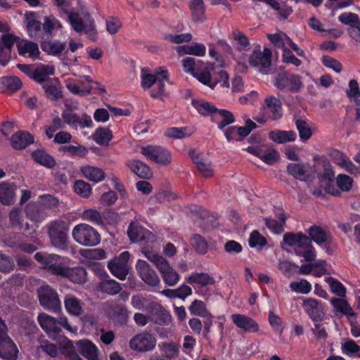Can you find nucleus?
Here are the masks:
<instances>
[{
    "mask_svg": "<svg viewBox=\"0 0 360 360\" xmlns=\"http://www.w3.org/2000/svg\"><path fill=\"white\" fill-rule=\"evenodd\" d=\"M158 269L161 273L162 279L167 285L173 286L180 279L179 274L170 266L167 260Z\"/></svg>",
    "mask_w": 360,
    "mask_h": 360,
    "instance_id": "nucleus-36",
    "label": "nucleus"
},
{
    "mask_svg": "<svg viewBox=\"0 0 360 360\" xmlns=\"http://www.w3.org/2000/svg\"><path fill=\"white\" fill-rule=\"evenodd\" d=\"M17 186L14 183L3 181L0 183V203L9 206L15 200V191Z\"/></svg>",
    "mask_w": 360,
    "mask_h": 360,
    "instance_id": "nucleus-24",
    "label": "nucleus"
},
{
    "mask_svg": "<svg viewBox=\"0 0 360 360\" xmlns=\"http://www.w3.org/2000/svg\"><path fill=\"white\" fill-rule=\"evenodd\" d=\"M191 244L198 254L205 255L207 252V241L200 234H193L191 239Z\"/></svg>",
    "mask_w": 360,
    "mask_h": 360,
    "instance_id": "nucleus-52",
    "label": "nucleus"
},
{
    "mask_svg": "<svg viewBox=\"0 0 360 360\" xmlns=\"http://www.w3.org/2000/svg\"><path fill=\"white\" fill-rule=\"evenodd\" d=\"M325 281L329 285L330 291L340 297L346 296V288L338 279L329 276L326 277Z\"/></svg>",
    "mask_w": 360,
    "mask_h": 360,
    "instance_id": "nucleus-55",
    "label": "nucleus"
},
{
    "mask_svg": "<svg viewBox=\"0 0 360 360\" xmlns=\"http://www.w3.org/2000/svg\"><path fill=\"white\" fill-rule=\"evenodd\" d=\"M228 142L232 141H243L246 137L245 136V129H241L238 126H230L221 131Z\"/></svg>",
    "mask_w": 360,
    "mask_h": 360,
    "instance_id": "nucleus-49",
    "label": "nucleus"
},
{
    "mask_svg": "<svg viewBox=\"0 0 360 360\" xmlns=\"http://www.w3.org/2000/svg\"><path fill=\"white\" fill-rule=\"evenodd\" d=\"M64 305L69 314L78 316L84 312L82 300L74 295L68 294L65 295Z\"/></svg>",
    "mask_w": 360,
    "mask_h": 360,
    "instance_id": "nucleus-35",
    "label": "nucleus"
},
{
    "mask_svg": "<svg viewBox=\"0 0 360 360\" xmlns=\"http://www.w3.org/2000/svg\"><path fill=\"white\" fill-rule=\"evenodd\" d=\"M306 232L309 235L307 236L311 239V242L314 241L320 247H323L324 241L331 234L319 225L311 226Z\"/></svg>",
    "mask_w": 360,
    "mask_h": 360,
    "instance_id": "nucleus-39",
    "label": "nucleus"
},
{
    "mask_svg": "<svg viewBox=\"0 0 360 360\" xmlns=\"http://www.w3.org/2000/svg\"><path fill=\"white\" fill-rule=\"evenodd\" d=\"M18 349L8 337L7 330L0 329V356L6 360H14L18 357Z\"/></svg>",
    "mask_w": 360,
    "mask_h": 360,
    "instance_id": "nucleus-18",
    "label": "nucleus"
},
{
    "mask_svg": "<svg viewBox=\"0 0 360 360\" xmlns=\"http://www.w3.org/2000/svg\"><path fill=\"white\" fill-rule=\"evenodd\" d=\"M179 51H183L184 54L195 56H204L206 53V47L203 44L194 43L191 45H184L178 47Z\"/></svg>",
    "mask_w": 360,
    "mask_h": 360,
    "instance_id": "nucleus-51",
    "label": "nucleus"
},
{
    "mask_svg": "<svg viewBox=\"0 0 360 360\" xmlns=\"http://www.w3.org/2000/svg\"><path fill=\"white\" fill-rule=\"evenodd\" d=\"M272 53L270 49L264 47L263 51H261L260 45H257L249 56V63L253 68H258L259 71L266 74V69L271 65Z\"/></svg>",
    "mask_w": 360,
    "mask_h": 360,
    "instance_id": "nucleus-9",
    "label": "nucleus"
},
{
    "mask_svg": "<svg viewBox=\"0 0 360 360\" xmlns=\"http://www.w3.org/2000/svg\"><path fill=\"white\" fill-rule=\"evenodd\" d=\"M75 192L83 198H89L92 193L91 185L84 180H77L74 184Z\"/></svg>",
    "mask_w": 360,
    "mask_h": 360,
    "instance_id": "nucleus-60",
    "label": "nucleus"
},
{
    "mask_svg": "<svg viewBox=\"0 0 360 360\" xmlns=\"http://www.w3.org/2000/svg\"><path fill=\"white\" fill-rule=\"evenodd\" d=\"M17 49L20 56H25L28 54L31 58H36L40 54L38 44L26 39H20L17 43Z\"/></svg>",
    "mask_w": 360,
    "mask_h": 360,
    "instance_id": "nucleus-34",
    "label": "nucleus"
},
{
    "mask_svg": "<svg viewBox=\"0 0 360 360\" xmlns=\"http://www.w3.org/2000/svg\"><path fill=\"white\" fill-rule=\"evenodd\" d=\"M112 138V132L108 127H99L92 134L93 140L100 146H108Z\"/></svg>",
    "mask_w": 360,
    "mask_h": 360,
    "instance_id": "nucleus-43",
    "label": "nucleus"
},
{
    "mask_svg": "<svg viewBox=\"0 0 360 360\" xmlns=\"http://www.w3.org/2000/svg\"><path fill=\"white\" fill-rule=\"evenodd\" d=\"M296 128L299 132V136L302 141L309 140L312 136V131L306 121L297 119L295 120Z\"/></svg>",
    "mask_w": 360,
    "mask_h": 360,
    "instance_id": "nucleus-59",
    "label": "nucleus"
},
{
    "mask_svg": "<svg viewBox=\"0 0 360 360\" xmlns=\"http://www.w3.org/2000/svg\"><path fill=\"white\" fill-rule=\"evenodd\" d=\"M287 172L296 179L306 181V169L303 164L290 163L287 166Z\"/></svg>",
    "mask_w": 360,
    "mask_h": 360,
    "instance_id": "nucleus-54",
    "label": "nucleus"
},
{
    "mask_svg": "<svg viewBox=\"0 0 360 360\" xmlns=\"http://www.w3.org/2000/svg\"><path fill=\"white\" fill-rule=\"evenodd\" d=\"M236 120L233 114L226 109L218 108L216 113L212 116V122L216 124L220 131L233 124Z\"/></svg>",
    "mask_w": 360,
    "mask_h": 360,
    "instance_id": "nucleus-26",
    "label": "nucleus"
},
{
    "mask_svg": "<svg viewBox=\"0 0 360 360\" xmlns=\"http://www.w3.org/2000/svg\"><path fill=\"white\" fill-rule=\"evenodd\" d=\"M22 86V81L16 76H5L0 78V88L9 92H15Z\"/></svg>",
    "mask_w": 360,
    "mask_h": 360,
    "instance_id": "nucleus-44",
    "label": "nucleus"
},
{
    "mask_svg": "<svg viewBox=\"0 0 360 360\" xmlns=\"http://www.w3.org/2000/svg\"><path fill=\"white\" fill-rule=\"evenodd\" d=\"M82 219L95 225H103V221L101 213L96 210L88 209L83 212Z\"/></svg>",
    "mask_w": 360,
    "mask_h": 360,
    "instance_id": "nucleus-61",
    "label": "nucleus"
},
{
    "mask_svg": "<svg viewBox=\"0 0 360 360\" xmlns=\"http://www.w3.org/2000/svg\"><path fill=\"white\" fill-rule=\"evenodd\" d=\"M323 171L322 174L318 175L319 180L321 183H323L325 181L328 182L326 184L325 191L328 193H331L333 195L338 196L340 195L339 191L333 192V182L335 178V174L333 169V166L329 162H323Z\"/></svg>",
    "mask_w": 360,
    "mask_h": 360,
    "instance_id": "nucleus-25",
    "label": "nucleus"
},
{
    "mask_svg": "<svg viewBox=\"0 0 360 360\" xmlns=\"http://www.w3.org/2000/svg\"><path fill=\"white\" fill-rule=\"evenodd\" d=\"M156 338L150 333H141L134 336L129 341L131 349L140 352H146L155 348Z\"/></svg>",
    "mask_w": 360,
    "mask_h": 360,
    "instance_id": "nucleus-13",
    "label": "nucleus"
},
{
    "mask_svg": "<svg viewBox=\"0 0 360 360\" xmlns=\"http://www.w3.org/2000/svg\"><path fill=\"white\" fill-rule=\"evenodd\" d=\"M136 271L141 279L148 285L156 286L160 278L155 271L144 260L139 259L136 264Z\"/></svg>",
    "mask_w": 360,
    "mask_h": 360,
    "instance_id": "nucleus-20",
    "label": "nucleus"
},
{
    "mask_svg": "<svg viewBox=\"0 0 360 360\" xmlns=\"http://www.w3.org/2000/svg\"><path fill=\"white\" fill-rule=\"evenodd\" d=\"M98 288L101 292L110 295H116L122 290L120 284L107 274L106 277L99 283Z\"/></svg>",
    "mask_w": 360,
    "mask_h": 360,
    "instance_id": "nucleus-45",
    "label": "nucleus"
},
{
    "mask_svg": "<svg viewBox=\"0 0 360 360\" xmlns=\"http://www.w3.org/2000/svg\"><path fill=\"white\" fill-rule=\"evenodd\" d=\"M141 153L148 160L160 165H168L172 162L170 151L167 148L160 146L147 145L141 148Z\"/></svg>",
    "mask_w": 360,
    "mask_h": 360,
    "instance_id": "nucleus-8",
    "label": "nucleus"
},
{
    "mask_svg": "<svg viewBox=\"0 0 360 360\" xmlns=\"http://www.w3.org/2000/svg\"><path fill=\"white\" fill-rule=\"evenodd\" d=\"M44 90L45 95L51 101H57L63 97V92L60 90V83L58 78L53 77L48 80L41 86Z\"/></svg>",
    "mask_w": 360,
    "mask_h": 360,
    "instance_id": "nucleus-33",
    "label": "nucleus"
},
{
    "mask_svg": "<svg viewBox=\"0 0 360 360\" xmlns=\"http://www.w3.org/2000/svg\"><path fill=\"white\" fill-rule=\"evenodd\" d=\"M31 158L35 162L48 169H53L56 165L55 158L44 149L38 148L33 150Z\"/></svg>",
    "mask_w": 360,
    "mask_h": 360,
    "instance_id": "nucleus-32",
    "label": "nucleus"
},
{
    "mask_svg": "<svg viewBox=\"0 0 360 360\" xmlns=\"http://www.w3.org/2000/svg\"><path fill=\"white\" fill-rule=\"evenodd\" d=\"M129 252L124 251L119 257H115L108 263V268L110 273L120 280H125L128 273V260L129 259Z\"/></svg>",
    "mask_w": 360,
    "mask_h": 360,
    "instance_id": "nucleus-11",
    "label": "nucleus"
},
{
    "mask_svg": "<svg viewBox=\"0 0 360 360\" xmlns=\"http://www.w3.org/2000/svg\"><path fill=\"white\" fill-rule=\"evenodd\" d=\"M68 224L63 220L51 221L48 229L49 236L51 244L62 250L68 248Z\"/></svg>",
    "mask_w": 360,
    "mask_h": 360,
    "instance_id": "nucleus-5",
    "label": "nucleus"
},
{
    "mask_svg": "<svg viewBox=\"0 0 360 360\" xmlns=\"http://www.w3.org/2000/svg\"><path fill=\"white\" fill-rule=\"evenodd\" d=\"M65 43L60 42L58 40L51 41V39L44 40L41 42V49L48 54L53 56H59L65 50Z\"/></svg>",
    "mask_w": 360,
    "mask_h": 360,
    "instance_id": "nucleus-42",
    "label": "nucleus"
},
{
    "mask_svg": "<svg viewBox=\"0 0 360 360\" xmlns=\"http://www.w3.org/2000/svg\"><path fill=\"white\" fill-rule=\"evenodd\" d=\"M62 117L64 122L70 127H75L79 126L80 128H89L93 125V122L90 115L84 113L82 117H79L76 113L71 112H63Z\"/></svg>",
    "mask_w": 360,
    "mask_h": 360,
    "instance_id": "nucleus-23",
    "label": "nucleus"
},
{
    "mask_svg": "<svg viewBox=\"0 0 360 360\" xmlns=\"http://www.w3.org/2000/svg\"><path fill=\"white\" fill-rule=\"evenodd\" d=\"M58 150L64 155L70 158H84L89 153L88 148L82 145H63Z\"/></svg>",
    "mask_w": 360,
    "mask_h": 360,
    "instance_id": "nucleus-40",
    "label": "nucleus"
},
{
    "mask_svg": "<svg viewBox=\"0 0 360 360\" xmlns=\"http://www.w3.org/2000/svg\"><path fill=\"white\" fill-rule=\"evenodd\" d=\"M53 73L54 70L51 66L41 65L34 68L31 79L42 86L48 82L49 79L52 78L49 76L53 75Z\"/></svg>",
    "mask_w": 360,
    "mask_h": 360,
    "instance_id": "nucleus-37",
    "label": "nucleus"
},
{
    "mask_svg": "<svg viewBox=\"0 0 360 360\" xmlns=\"http://www.w3.org/2000/svg\"><path fill=\"white\" fill-rule=\"evenodd\" d=\"M291 290L302 294H308L312 288L311 283L306 279H301L300 281H292L290 284Z\"/></svg>",
    "mask_w": 360,
    "mask_h": 360,
    "instance_id": "nucleus-62",
    "label": "nucleus"
},
{
    "mask_svg": "<svg viewBox=\"0 0 360 360\" xmlns=\"http://www.w3.org/2000/svg\"><path fill=\"white\" fill-rule=\"evenodd\" d=\"M261 110L266 120H277L283 116L281 102L275 96L266 97Z\"/></svg>",
    "mask_w": 360,
    "mask_h": 360,
    "instance_id": "nucleus-15",
    "label": "nucleus"
},
{
    "mask_svg": "<svg viewBox=\"0 0 360 360\" xmlns=\"http://www.w3.org/2000/svg\"><path fill=\"white\" fill-rule=\"evenodd\" d=\"M269 138L272 141L277 143H285L294 141L297 138V134L294 131H284L281 129H274L269 132Z\"/></svg>",
    "mask_w": 360,
    "mask_h": 360,
    "instance_id": "nucleus-41",
    "label": "nucleus"
},
{
    "mask_svg": "<svg viewBox=\"0 0 360 360\" xmlns=\"http://www.w3.org/2000/svg\"><path fill=\"white\" fill-rule=\"evenodd\" d=\"M145 229L141 226H135L133 223H131L127 229V234L129 239L134 242H141L145 240Z\"/></svg>",
    "mask_w": 360,
    "mask_h": 360,
    "instance_id": "nucleus-58",
    "label": "nucleus"
},
{
    "mask_svg": "<svg viewBox=\"0 0 360 360\" xmlns=\"http://www.w3.org/2000/svg\"><path fill=\"white\" fill-rule=\"evenodd\" d=\"M78 352L87 360H99L98 349L91 340H81L76 342Z\"/></svg>",
    "mask_w": 360,
    "mask_h": 360,
    "instance_id": "nucleus-28",
    "label": "nucleus"
},
{
    "mask_svg": "<svg viewBox=\"0 0 360 360\" xmlns=\"http://www.w3.org/2000/svg\"><path fill=\"white\" fill-rule=\"evenodd\" d=\"M158 348L150 360H174L179 352V345L174 342H160Z\"/></svg>",
    "mask_w": 360,
    "mask_h": 360,
    "instance_id": "nucleus-14",
    "label": "nucleus"
},
{
    "mask_svg": "<svg viewBox=\"0 0 360 360\" xmlns=\"http://www.w3.org/2000/svg\"><path fill=\"white\" fill-rule=\"evenodd\" d=\"M72 237L79 244L94 247L98 245L101 242V236L98 231L86 224H79L76 225L72 230Z\"/></svg>",
    "mask_w": 360,
    "mask_h": 360,
    "instance_id": "nucleus-4",
    "label": "nucleus"
},
{
    "mask_svg": "<svg viewBox=\"0 0 360 360\" xmlns=\"http://www.w3.org/2000/svg\"><path fill=\"white\" fill-rule=\"evenodd\" d=\"M342 352L349 356L360 358V346L352 339H347L341 346Z\"/></svg>",
    "mask_w": 360,
    "mask_h": 360,
    "instance_id": "nucleus-56",
    "label": "nucleus"
},
{
    "mask_svg": "<svg viewBox=\"0 0 360 360\" xmlns=\"http://www.w3.org/2000/svg\"><path fill=\"white\" fill-rule=\"evenodd\" d=\"M146 309L150 313L155 323L161 326H168L172 322L170 313L160 304L150 302Z\"/></svg>",
    "mask_w": 360,
    "mask_h": 360,
    "instance_id": "nucleus-19",
    "label": "nucleus"
},
{
    "mask_svg": "<svg viewBox=\"0 0 360 360\" xmlns=\"http://www.w3.org/2000/svg\"><path fill=\"white\" fill-rule=\"evenodd\" d=\"M302 307L314 322H320L323 320L325 314L323 302L312 297H307L303 300Z\"/></svg>",
    "mask_w": 360,
    "mask_h": 360,
    "instance_id": "nucleus-16",
    "label": "nucleus"
},
{
    "mask_svg": "<svg viewBox=\"0 0 360 360\" xmlns=\"http://www.w3.org/2000/svg\"><path fill=\"white\" fill-rule=\"evenodd\" d=\"M187 282L191 285H198L197 288H195L197 292L204 296L207 294V290L205 288L208 285H213L215 281L207 273H195L188 277Z\"/></svg>",
    "mask_w": 360,
    "mask_h": 360,
    "instance_id": "nucleus-21",
    "label": "nucleus"
},
{
    "mask_svg": "<svg viewBox=\"0 0 360 360\" xmlns=\"http://www.w3.org/2000/svg\"><path fill=\"white\" fill-rule=\"evenodd\" d=\"M273 83L278 89L287 90L292 93L299 92L303 85L300 76L287 72L278 73Z\"/></svg>",
    "mask_w": 360,
    "mask_h": 360,
    "instance_id": "nucleus-7",
    "label": "nucleus"
},
{
    "mask_svg": "<svg viewBox=\"0 0 360 360\" xmlns=\"http://www.w3.org/2000/svg\"><path fill=\"white\" fill-rule=\"evenodd\" d=\"M192 105L197 110L198 113L202 116H212L214 115L217 110V108L210 102L200 101L196 99H193L191 101Z\"/></svg>",
    "mask_w": 360,
    "mask_h": 360,
    "instance_id": "nucleus-48",
    "label": "nucleus"
},
{
    "mask_svg": "<svg viewBox=\"0 0 360 360\" xmlns=\"http://www.w3.org/2000/svg\"><path fill=\"white\" fill-rule=\"evenodd\" d=\"M184 71L191 74L200 83L214 89L219 79L212 74L214 68L212 65L204 63L194 58L186 57L182 60Z\"/></svg>",
    "mask_w": 360,
    "mask_h": 360,
    "instance_id": "nucleus-2",
    "label": "nucleus"
},
{
    "mask_svg": "<svg viewBox=\"0 0 360 360\" xmlns=\"http://www.w3.org/2000/svg\"><path fill=\"white\" fill-rule=\"evenodd\" d=\"M26 30L28 36L41 42L52 38L54 30H60L63 27L61 22L53 15L46 16L44 22L35 19L34 12H28L25 14Z\"/></svg>",
    "mask_w": 360,
    "mask_h": 360,
    "instance_id": "nucleus-1",
    "label": "nucleus"
},
{
    "mask_svg": "<svg viewBox=\"0 0 360 360\" xmlns=\"http://www.w3.org/2000/svg\"><path fill=\"white\" fill-rule=\"evenodd\" d=\"M165 79L166 82L169 81L168 72L167 70H161L157 72L156 74H146L141 76V86L144 89L150 88L153 85L160 79V77Z\"/></svg>",
    "mask_w": 360,
    "mask_h": 360,
    "instance_id": "nucleus-47",
    "label": "nucleus"
},
{
    "mask_svg": "<svg viewBox=\"0 0 360 360\" xmlns=\"http://www.w3.org/2000/svg\"><path fill=\"white\" fill-rule=\"evenodd\" d=\"M190 313L193 315L205 317L211 316V313L207 310L204 302L195 300L188 307Z\"/></svg>",
    "mask_w": 360,
    "mask_h": 360,
    "instance_id": "nucleus-53",
    "label": "nucleus"
},
{
    "mask_svg": "<svg viewBox=\"0 0 360 360\" xmlns=\"http://www.w3.org/2000/svg\"><path fill=\"white\" fill-rule=\"evenodd\" d=\"M37 319L41 328L53 340H58L63 337L62 327L68 331H72L68 320L65 316H60L58 320L45 313H41L39 314Z\"/></svg>",
    "mask_w": 360,
    "mask_h": 360,
    "instance_id": "nucleus-3",
    "label": "nucleus"
},
{
    "mask_svg": "<svg viewBox=\"0 0 360 360\" xmlns=\"http://www.w3.org/2000/svg\"><path fill=\"white\" fill-rule=\"evenodd\" d=\"M353 182V179L347 174H340L336 178V184L343 192L349 191L352 188Z\"/></svg>",
    "mask_w": 360,
    "mask_h": 360,
    "instance_id": "nucleus-64",
    "label": "nucleus"
},
{
    "mask_svg": "<svg viewBox=\"0 0 360 360\" xmlns=\"http://www.w3.org/2000/svg\"><path fill=\"white\" fill-rule=\"evenodd\" d=\"M231 320L233 323L245 333H257L259 327L257 322L251 317L240 314H233L231 315Z\"/></svg>",
    "mask_w": 360,
    "mask_h": 360,
    "instance_id": "nucleus-22",
    "label": "nucleus"
},
{
    "mask_svg": "<svg viewBox=\"0 0 360 360\" xmlns=\"http://www.w3.org/2000/svg\"><path fill=\"white\" fill-rule=\"evenodd\" d=\"M34 259L41 263L44 268L54 275L55 271L63 258L57 255H46L42 252H38L34 256Z\"/></svg>",
    "mask_w": 360,
    "mask_h": 360,
    "instance_id": "nucleus-29",
    "label": "nucleus"
},
{
    "mask_svg": "<svg viewBox=\"0 0 360 360\" xmlns=\"http://www.w3.org/2000/svg\"><path fill=\"white\" fill-rule=\"evenodd\" d=\"M330 303L336 311L340 312L347 317L356 316V313L346 300L333 297L330 300Z\"/></svg>",
    "mask_w": 360,
    "mask_h": 360,
    "instance_id": "nucleus-46",
    "label": "nucleus"
},
{
    "mask_svg": "<svg viewBox=\"0 0 360 360\" xmlns=\"http://www.w3.org/2000/svg\"><path fill=\"white\" fill-rule=\"evenodd\" d=\"M79 171L85 179L94 184H98L105 179L104 170L98 167L90 165H82Z\"/></svg>",
    "mask_w": 360,
    "mask_h": 360,
    "instance_id": "nucleus-27",
    "label": "nucleus"
},
{
    "mask_svg": "<svg viewBox=\"0 0 360 360\" xmlns=\"http://www.w3.org/2000/svg\"><path fill=\"white\" fill-rule=\"evenodd\" d=\"M248 243L250 247L261 249L267 244V240L257 230H254L250 233Z\"/></svg>",
    "mask_w": 360,
    "mask_h": 360,
    "instance_id": "nucleus-63",
    "label": "nucleus"
},
{
    "mask_svg": "<svg viewBox=\"0 0 360 360\" xmlns=\"http://www.w3.org/2000/svg\"><path fill=\"white\" fill-rule=\"evenodd\" d=\"M127 165L134 174L141 179H149L153 176V172L150 167L141 160H129Z\"/></svg>",
    "mask_w": 360,
    "mask_h": 360,
    "instance_id": "nucleus-31",
    "label": "nucleus"
},
{
    "mask_svg": "<svg viewBox=\"0 0 360 360\" xmlns=\"http://www.w3.org/2000/svg\"><path fill=\"white\" fill-rule=\"evenodd\" d=\"M39 304L49 311L57 312L61 303L57 291L49 285H42L37 290Z\"/></svg>",
    "mask_w": 360,
    "mask_h": 360,
    "instance_id": "nucleus-6",
    "label": "nucleus"
},
{
    "mask_svg": "<svg viewBox=\"0 0 360 360\" xmlns=\"http://www.w3.org/2000/svg\"><path fill=\"white\" fill-rule=\"evenodd\" d=\"M188 8L193 21L202 22L206 20L204 0H189Z\"/></svg>",
    "mask_w": 360,
    "mask_h": 360,
    "instance_id": "nucleus-38",
    "label": "nucleus"
},
{
    "mask_svg": "<svg viewBox=\"0 0 360 360\" xmlns=\"http://www.w3.org/2000/svg\"><path fill=\"white\" fill-rule=\"evenodd\" d=\"M54 275L68 278L77 284H83L86 281V271L83 266L68 267L60 260Z\"/></svg>",
    "mask_w": 360,
    "mask_h": 360,
    "instance_id": "nucleus-10",
    "label": "nucleus"
},
{
    "mask_svg": "<svg viewBox=\"0 0 360 360\" xmlns=\"http://www.w3.org/2000/svg\"><path fill=\"white\" fill-rule=\"evenodd\" d=\"M294 252L297 256L303 257L308 262L314 261L316 257V252L311 243V239L302 232L294 246Z\"/></svg>",
    "mask_w": 360,
    "mask_h": 360,
    "instance_id": "nucleus-12",
    "label": "nucleus"
},
{
    "mask_svg": "<svg viewBox=\"0 0 360 360\" xmlns=\"http://www.w3.org/2000/svg\"><path fill=\"white\" fill-rule=\"evenodd\" d=\"M34 141V136L29 132L18 131L11 138V145L15 150H22Z\"/></svg>",
    "mask_w": 360,
    "mask_h": 360,
    "instance_id": "nucleus-30",
    "label": "nucleus"
},
{
    "mask_svg": "<svg viewBox=\"0 0 360 360\" xmlns=\"http://www.w3.org/2000/svg\"><path fill=\"white\" fill-rule=\"evenodd\" d=\"M65 15H67V21L69 22L72 30L77 33L84 32L85 24L77 12L71 10L68 13H66L65 16Z\"/></svg>",
    "mask_w": 360,
    "mask_h": 360,
    "instance_id": "nucleus-50",
    "label": "nucleus"
},
{
    "mask_svg": "<svg viewBox=\"0 0 360 360\" xmlns=\"http://www.w3.org/2000/svg\"><path fill=\"white\" fill-rule=\"evenodd\" d=\"M192 133L187 127H169L165 131V136L174 139H181L189 137Z\"/></svg>",
    "mask_w": 360,
    "mask_h": 360,
    "instance_id": "nucleus-57",
    "label": "nucleus"
},
{
    "mask_svg": "<svg viewBox=\"0 0 360 360\" xmlns=\"http://www.w3.org/2000/svg\"><path fill=\"white\" fill-rule=\"evenodd\" d=\"M18 349L8 337L7 330L0 329V356L6 360H14L18 357Z\"/></svg>",
    "mask_w": 360,
    "mask_h": 360,
    "instance_id": "nucleus-17",
    "label": "nucleus"
}]
</instances>
